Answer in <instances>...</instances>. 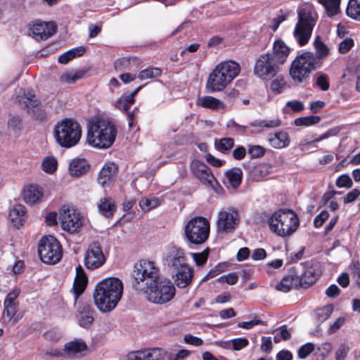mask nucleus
I'll return each instance as SVG.
<instances>
[{"mask_svg":"<svg viewBox=\"0 0 360 360\" xmlns=\"http://www.w3.org/2000/svg\"><path fill=\"white\" fill-rule=\"evenodd\" d=\"M123 284L115 277L103 279L96 286L94 300L98 309L103 313L112 311L122 298Z\"/></svg>","mask_w":360,"mask_h":360,"instance_id":"f257e3e1","label":"nucleus"},{"mask_svg":"<svg viewBox=\"0 0 360 360\" xmlns=\"http://www.w3.org/2000/svg\"><path fill=\"white\" fill-rule=\"evenodd\" d=\"M117 130L108 119L98 116L91 118L87 125L86 142L92 147L108 148L115 141Z\"/></svg>","mask_w":360,"mask_h":360,"instance_id":"f03ea898","label":"nucleus"},{"mask_svg":"<svg viewBox=\"0 0 360 360\" xmlns=\"http://www.w3.org/2000/svg\"><path fill=\"white\" fill-rule=\"evenodd\" d=\"M240 72V65L233 60L221 62L210 73L205 88L210 93L219 92L225 89Z\"/></svg>","mask_w":360,"mask_h":360,"instance_id":"7ed1b4c3","label":"nucleus"},{"mask_svg":"<svg viewBox=\"0 0 360 360\" xmlns=\"http://www.w3.org/2000/svg\"><path fill=\"white\" fill-rule=\"evenodd\" d=\"M297 17L298 21L293 30V37L300 46H304L308 44L311 37L318 15L311 6L306 4L299 8Z\"/></svg>","mask_w":360,"mask_h":360,"instance_id":"20e7f679","label":"nucleus"},{"mask_svg":"<svg viewBox=\"0 0 360 360\" xmlns=\"http://www.w3.org/2000/svg\"><path fill=\"white\" fill-rule=\"evenodd\" d=\"M268 223L271 231L281 237L291 236L300 225L297 215L288 209L279 210L273 213Z\"/></svg>","mask_w":360,"mask_h":360,"instance_id":"39448f33","label":"nucleus"},{"mask_svg":"<svg viewBox=\"0 0 360 360\" xmlns=\"http://www.w3.org/2000/svg\"><path fill=\"white\" fill-rule=\"evenodd\" d=\"M54 137L60 146L67 148L73 147L81 139V126L72 119H64L56 125Z\"/></svg>","mask_w":360,"mask_h":360,"instance_id":"423d86ee","label":"nucleus"},{"mask_svg":"<svg viewBox=\"0 0 360 360\" xmlns=\"http://www.w3.org/2000/svg\"><path fill=\"white\" fill-rule=\"evenodd\" d=\"M321 67L315 55L311 52H304L297 56L292 63L290 75L296 83L304 82L311 70Z\"/></svg>","mask_w":360,"mask_h":360,"instance_id":"0eeeda50","label":"nucleus"},{"mask_svg":"<svg viewBox=\"0 0 360 360\" xmlns=\"http://www.w3.org/2000/svg\"><path fill=\"white\" fill-rule=\"evenodd\" d=\"M132 275L136 289L142 285L146 288L161 278L159 267L149 260H141L135 264Z\"/></svg>","mask_w":360,"mask_h":360,"instance_id":"6e6552de","label":"nucleus"},{"mask_svg":"<svg viewBox=\"0 0 360 360\" xmlns=\"http://www.w3.org/2000/svg\"><path fill=\"white\" fill-rule=\"evenodd\" d=\"M147 300L154 304H162L172 300L176 293L174 284L167 278H160L158 281L146 288Z\"/></svg>","mask_w":360,"mask_h":360,"instance_id":"1a4fd4ad","label":"nucleus"},{"mask_svg":"<svg viewBox=\"0 0 360 360\" xmlns=\"http://www.w3.org/2000/svg\"><path fill=\"white\" fill-rule=\"evenodd\" d=\"M210 223L205 217H195L190 219L184 227L186 239L191 243L201 245L209 238Z\"/></svg>","mask_w":360,"mask_h":360,"instance_id":"9d476101","label":"nucleus"},{"mask_svg":"<svg viewBox=\"0 0 360 360\" xmlns=\"http://www.w3.org/2000/svg\"><path fill=\"white\" fill-rule=\"evenodd\" d=\"M38 252L41 260L49 264L58 263L63 255V250L60 243L51 236L43 237L40 240Z\"/></svg>","mask_w":360,"mask_h":360,"instance_id":"9b49d317","label":"nucleus"},{"mask_svg":"<svg viewBox=\"0 0 360 360\" xmlns=\"http://www.w3.org/2000/svg\"><path fill=\"white\" fill-rule=\"evenodd\" d=\"M240 217L237 208L226 207L217 213L216 230L218 233L226 234L234 231L240 224Z\"/></svg>","mask_w":360,"mask_h":360,"instance_id":"f8f14e48","label":"nucleus"},{"mask_svg":"<svg viewBox=\"0 0 360 360\" xmlns=\"http://www.w3.org/2000/svg\"><path fill=\"white\" fill-rule=\"evenodd\" d=\"M63 229L70 233L78 231L84 224V218L75 209L63 206L59 212Z\"/></svg>","mask_w":360,"mask_h":360,"instance_id":"ddd939ff","label":"nucleus"},{"mask_svg":"<svg viewBox=\"0 0 360 360\" xmlns=\"http://www.w3.org/2000/svg\"><path fill=\"white\" fill-rule=\"evenodd\" d=\"M279 71V65L272 59L269 53L261 55L254 67L255 75L261 79H270Z\"/></svg>","mask_w":360,"mask_h":360,"instance_id":"4468645a","label":"nucleus"},{"mask_svg":"<svg viewBox=\"0 0 360 360\" xmlns=\"http://www.w3.org/2000/svg\"><path fill=\"white\" fill-rule=\"evenodd\" d=\"M162 262L165 265L173 270L186 263L184 250L176 246L166 248L162 255Z\"/></svg>","mask_w":360,"mask_h":360,"instance_id":"2eb2a0df","label":"nucleus"},{"mask_svg":"<svg viewBox=\"0 0 360 360\" xmlns=\"http://www.w3.org/2000/svg\"><path fill=\"white\" fill-rule=\"evenodd\" d=\"M105 261V257L99 243H93L89 245L84 256V264L89 269L101 267Z\"/></svg>","mask_w":360,"mask_h":360,"instance_id":"dca6fc26","label":"nucleus"},{"mask_svg":"<svg viewBox=\"0 0 360 360\" xmlns=\"http://www.w3.org/2000/svg\"><path fill=\"white\" fill-rule=\"evenodd\" d=\"M194 275L193 269L188 264L172 271V278L178 288H184L189 285Z\"/></svg>","mask_w":360,"mask_h":360,"instance_id":"f3484780","label":"nucleus"},{"mask_svg":"<svg viewBox=\"0 0 360 360\" xmlns=\"http://www.w3.org/2000/svg\"><path fill=\"white\" fill-rule=\"evenodd\" d=\"M32 37L36 39H44L51 37L56 30V25L52 22L35 21L30 25Z\"/></svg>","mask_w":360,"mask_h":360,"instance_id":"a211bd4d","label":"nucleus"},{"mask_svg":"<svg viewBox=\"0 0 360 360\" xmlns=\"http://www.w3.org/2000/svg\"><path fill=\"white\" fill-rule=\"evenodd\" d=\"M166 352L160 347L148 348L131 352L128 354V360H162Z\"/></svg>","mask_w":360,"mask_h":360,"instance_id":"6ab92c4d","label":"nucleus"},{"mask_svg":"<svg viewBox=\"0 0 360 360\" xmlns=\"http://www.w3.org/2000/svg\"><path fill=\"white\" fill-rule=\"evenodd\" d=\"M191 169L193 174L204 184L212 186L215 180L214 176L209 167L203 162L195 160L191 164Z\"/></svg>","mask_w":360,"mask_h":360,"instance_id":"aec40b11","label":"nucleus"},{"mask_svg":"<svg viewBox=\"0 0 360 360\" xmlns=\"http://www.w3.org/2000/svg\"><path fill=\"white\" fill-rule=\"evenodd\" d=\"M87 348L82 339H75L65 345L63 352L70 359H79L85 355Z\"/></svg>","mask_w":360,"mask_h":360,"instance_id":"412c9836","label":"nucleus"},{"mask_svg":"<svg viewBox=\"0 0 360 360\" xmlns=\"http://www.w3.org/2000/svg\"><path fill=\"white\" fill-rule=\"evenodd\" d=\"M272 59L280 66L287 60L290 54V48L281 39L276 40L272 46V52L269 53Z\"/></svg>","mask_w":360,"mask_h":360,"instance_id":"4be33fe9","label":"nucleus"},{"mask_svg":"<svg viewBox=\"0 0 360 360\" xmlns=\"http://www.w3.org/2000/svg\"><path fill=\"white\" fill-rule=\"evenodd\" d=\"M321 274L318 264L307 266L299 276V284L307 288L314 284Z\"/></svg>","mask_w":360,"mask_h":360,"instance_id":"5701e85b","label":"nucleus"},{"mask_svg":"<svg viewBox=\"0 0 360 360\" xmlns=\"http://www.w3.org/2000/svg\"><path fill=\"white\" fill-rule=\"evenodd\" d=\"M117 172V167L114 162L105 163L101 169L98 181L101 186H105L113 181Z\"/></svg>","mask_w":360,"mask_h":360,"instance_id":"b1692460","label":"nucleus"},{"mask_svg":"<svg viewBox=\"0 0 360 360\" xmlns=\"http://www.w3.org/2000/svg\"><path fill=\"white\" fill-rule=\"evenodd\" d=\"M196 104L204 108H208L212 110H224L226 108V104L222 101L212 96L198 97L196 100Z\"/></svg>","mask_w":360,"mask_h":360,"instance_id":"393cba45","label":"nucleus"},{"mask_svg":"<svg viewBox=\"0 0 360 360\" xmlns=\"http://www.w3.org/2000/svg\"><path fill=\"white\" fill-rule=\"evenodd\" d=\"M90 169V165L84 158H75L69 164V172L72 176H80Z\"/></svg>","mask_w":360,"mask_h":360,"instance_id":"a878e982","label":"nucleus"},{"mask_svg":"<svg viewBox=\"0 0 360 360\" xmlns=\"http://www.w3.org/2000/svg\"><path fill=\"white\" fill-rule=\"evenodd\" d=\"M87 284V278L81 266L76 268V276L73 284L72 290L75 294V300L83 293Z\"/></svg>","mask_w":360,"mask_h":360,"instance_id":"bb28decb","label":"nucleus"},{"mask_svg":"<svg viewBox=\"0 0 360 360\" xmlns=\"http://www.w3.org/2000/svg\"><path fill=\"white\" fill-rule=\"evenodd\" d=\"M268 141L271 147L276 149H281L288 146L290 140L286 131H281L270 135Z\"/></svg>","mask_w":360,"mask_h":360,"instance_id":"cd10ccee","label":"nucleus"},{"mask_svg":"<svg viewBox=\"0 0 360 360\" xmlns=\"http://www.w3.org/2000/svg\"><path fill=\"white\" fill-rule=\"evenodd\" d=\"M97 207L98 212L101 215L110 217L115 213L117 206L112 198L104 197L99 200L97 203Z\"/></svg>","mask_w":360,"mask_h":360,"instance_id":"c85d7f7f","label":"nucleus"},{"mask_svg":"<svg viewBox=\"0 0 360 360\" xmlns=\"http://www.w3.org/2000/svg\"><path fill=\"white\" fill-rule=\"evenodd\" d=\"M43 195L41 188L37 185H30L24 190L23 197L27 203L35 204L39 202Z\"/></svg>","mask_w":360,"mask_h":360,"instance_id":"c756f323","label":"nucleus"},{"mask_svg":"<svg viewBox=\"0 0 360 360\" xmlns=\"http://www.w3.org/2000/svg\"><path fill=\"white\" fill-rule=\"evenodd\" d=\"M19 304H4L3 311V322L4 323H10L12 322L15 324L19 319L22 318V315L18 314Z\"/></svg>","mask_w":360,"mask_h":360,"instance_id":"7c9ffc66","label":"nucleus"},{"mask_svg":"<svg viewBox=\"0 0 360 360\" xmlns=\"http://www.w3.org/2000/svg\"><path fill=\"white\" fill-rule=\"evenodd\" d=\"M141 88L142 86H139L129 95L121 96L115 103V108L124 112L127 111L134 103V97Z\"/></svg>","mask_w":360,"mask_h":360,"instance_id":"2f4dec72","label":"nucleus"},{"mask_svg":"<svg viewBox=\"0 0 360 360\" xmlns=\"http://www.w3.org/2000/svg\"><path fill=\"white\" fill-rule=\"evenodd\" d=\"M86 71L84 70H70L62 72L59 77V81L63 84H73L82 79Z\"/></svg>","mask_w":360,"mask_h":360,"instance_id":"473e14b6","label":"nucleus"},{"mask_svg":"<svg viewBox=\"0 0 360 360\" xmlns=\"http://www.w3.org/2000/svg\"><path fill=\"white\" fill-rule=\"evenodd\" d=\"M299 276L297 275H288L284 276L281 281L276 285V289L283 292H289L294 286L299 283Z\"/></svg>","mask_w":360,"mask_h":360,"instance_id":"72a5a7b5","label":"nucleus"},{"mask_svg":"<svg viewBox=\"0 0 360 360\" xmlns=\"http://www.w3.org/2000/svg\"><path fill=\"white\" fill-rule=\"evenodd\" d=\"M94 310L89 305H84L79 311L78 316L79 325L83 328H89L94 321Z\"/></svg>","mask_w":360,"mask_h":360,"instance_id":"f704fd0d","label":"nucleus"},{"mask_svg":"<svg viewBox=\"0 0 360 360\" xmlns=\"http://www.w3.org/2000/svg\"><path fill=\"white\" fill-rule=\"evenodd\" d=\"M225 176L229 184L236 188L241 184L243 172L238 167H233L225 172Z\"/></svg>","mask_w":360,"mask_h":360,"instance_id":"c9c22d12","label":"nucleus"},{"mask_svg":"<svg viewBox=\"0 0 360 360\" xmlns=\"http://www.w3.org/2000/svg\"><path fill=\"white\" fill-rule=\"evenodd\" d=\"M25 208L22 205H15L11 210L9 217L15 226L22 224L25 221Z\"/></svg>","mask_w":360,"mask_h":360,"instance_id":"e433bc0d","label":"nucleus"},{"mask_svg":"<svg viewBox=\"0 0 360 360\" xmlns=\"http://www.w3.org/2000/svg\"><path fill=\"white\" fill-rule=\"evenodd\" d=\"M322 5L328 16L333 17L340 11L341 0H317Z\"/></svg>","mask_w":360,"mask_h":360,"instance_id":"4c0bfd02","label":"nucleus"},{"mask_svg":"<svg viewBox=\"0 0 360 360\" xmlns=\"http://www.w3.org/2000/svg\"><path fill=\"white\" fill-rule=\"evenodd\" d=\"M314 46L316 51L317 61L319 64V60L325 58L330 53V49L327 45L322 41L320 36H316L314 41Z\"/></svg>","mask_w":360,"mask_h":360,"instance_id":"58836bf2","label":"nucleus"},{"mask_svg":"<svg viewBox=\"0 0 360 360\" xmlns=\"http://www.w3.org/2000/svg\"><path fill=\"white\" fill-rule=\"evenodd\" d=\"M85 48L83 46H79L72 49L59 56L58 61L60 63L66 64L70 60L76 57L82 56L85 53Z\"/></svg>","mask_w":360,"mask_h":360,"instance_id":"ea45409f","label":"nucleus"},{"mask_svg":"<svg viewBox=\"0 0 360 360\" xmlns=\"http://www.w3.org/2000/svg\"><path fill=\"white\" fill-rule=\"evenodd\" d=\"M337 133H338V131L335 129H330V130L327 131L326 133H324L323 134H322L319 136L313 137L311 139H309V138H306V139H303L300 143V146L302 148V149H304V148H306L307 146H309L312 143L320 142L322 140L326 139L330 136H335L337 134Z\"/></svg>","mask_w":360,"mask_h":360,"instance_id":"a19ab883","label":"nucleus"},{"mask_svg":"<svg viewBox=\"0 0 360 360\" xmlns=\"http://www.w3.org/2000/svg\"><path fill=\"white\" fill-rule=\"evenodd\" d=\"M346 13L352 19L360 21V0H349Z\"/></svg>","mask_w":360,"mask_h":360,"instance_id":"79ce46f5","label":"nucleus"},{"mask_svg":"<svg viewBox=\"0 0 360 360\" xmlns=\"http://www.w3.org/2000/svg\"><path fill=\"white\" fill-rule=\"evenodd\" d=\"M161 204L160 200L158 198H144L139 202V206L141 210L144 212H148L153 209L160 206Z\"/></svg>","mask_w":360,"mask_h":360,"instance_id":"37998d69","label":"nucleus"},{"mask_svg":"<svg viewBox=\"0 0 360 360\" xmlns=\"http://www.w3.org/2000/svg\"><path fill=\"white\" fill-rule=\"evenodd\" d=\"M19 102L23 103L25 108L27 110L32 111L33 112H34V109L37 108L39 104L36 96L31 93H28L27 95L21 97Z\"/></svg>","mask_w":360,"mask_h":360,"instance_id":"c03bdc74","label":"nucleus"},{"mask_svg":"<svg viewBox=\"0 0 360 360\" xmlns=\"http://www.w3.org/2000/svg\"><path fill=\"white\" fill-rule=\"evenodd\" d=\"M321 117L316 115H310L306 117H298L295 120L294 123L298 127H309L319 123Z\"/></svg>","mask_w":360,"mask_h":360,"instance_id":"a18cd8bd","label":"nucleus"},{"mask_svg":"<svg viewBox=\"0 0 360 360\" xmlns=\"http://www.w3.org/2000/svg\"><path fill=\"white\" fill-rule=\"evenodd\" d=\"M162 74V70L158 68H148L141 70L138 77L140 80H146L148 79H154L159 77Z\"/></svg>","mask_w":360,"mask_h":360,"instance_id":"49530a36","label":"nucleus"},{"mask_svg":"<svg viewBox=\"0 0 360 360\" xmlns=\"http://www.w3.org/2000/svg\"><path fill=\"white\" fill-rule=\"evenodd\" d=\"M58 162L54 157H46L41 162V168L48 174H53L57 169Z\"/></svg>","mask_w":360,"mask_h":360,"instance_id":"de8ad7c7","label":"nucleus"},{"mask_svg":"<svg viewBox=\"0 0 360 360\" xmlns=\"http://www.w3.org/2000/svg\"><path fill=\"white\" fill-rule=\"evenodd\" d=\"M304 109V105L302 101L297 100L289 101L286 103L283 108V111L285 113L290 112H300Z\"/></svg>","mask_w":360,"mask_h":360,"instance_id":"09e8293b","label":"nucleus"},{"mask_svg":"<svg viewBox=\"0 0 360 360\" xmlns=\"http://www.w3.org/2000/svg\"><path fill=\"white\" fill-rule=\"evenodd\" d=\"M215 146L218 150L225 153L233 147L234 140L232 138H222L215 142Z\"/></svg>","mask_w":360,"mask_h":360,"instance_id":"8fccbe9b","label":"nucleus"},{"mask_svg":"<svg viewBox=\"0 0 360 360\" xmlns=\"http://www.w3.org/2000/svg\"><path fill=\"white\" fill-rule=\"evenodd\" d=\"M333 311V307L332 305H326L316 310V315L318 321L323 322L327 320L331 316Z\"/></svg>","mask_w":360,"mask_h":360,"instance_id":"3c124183","label":"nucleus"},{"mask_svg":"<svg viewBox=\"0 0 360 360\" xmlns=\"http://www.w3.org/2000/svg\"><path fill=\"white\" fill-rule=\"evenodd\" d=\"M131 61L134 62V59L126 57L119 58L115 62V68L119 72L129 70Z\"/></svg>","mask_w":360,"mask_h":360,"instance_id":"603ef678","label":"nucleus"},{"mask_svg":"<svg viewBox=\"0 0 360 360\" xmlns=\"http://www.w3.org/2000/svg\"><path fill=\"white\" fill-rule=\"evenodd\" d=\"M265 152V148L259 145H250L248 148V153L252 158H261Z\"/></svg>","mask_w":360,"mask_h":360,"instance_id":"864d4df0","label":"nucleus"},{"mask_svg":"<svg viewBox=\"0 0 360 360\" xmlns=\"http://www.w3.org/2000/svg\"><path fill=\"white\" fill-rule=\"evenodd\" d=\"M316 84L323 91L328 90L330 87L328 77L325 74L319 75L316 78Z\"/></svg>","mask_w":360,"mask_h":360,"instance_id":"5fc2aeb1","label":"nucleus"},{"mask_svg":"<svg viewBox=\"0 0 360 360\" xmlns=\"http://www.w3.org/2000/svg\"><path fill=\"white\" fill-rule=\"evenodd\" d=\"M231 343L233 350L239 351L247 347L249 344V341L245 338H239L231 340Z\"/></svg>","mask_w":360,"mask_h":360,"instance_id":"6e6d98bb","label":"nucleus"},{"mask_svg":"<svg viewBox=\"0 0 360 360\" xmlns=\"http://www.w3.org/2000/svg\"><path fill=\"white\" fill-rule=\"evenodd\" d=\"M208 254L209 249L207 248L199 253H191V256L197 265H202L207 262Z\"/></svg>","mask_w":360,"mask_h":360,"instance_id":"4d7b16f0","label":"nucleus"},{"mask_svg":"<svg viewBox=\"0 0 360 360\" xmlns=\"http://www.w3.org/2000/svg\"><path fill=\"white\" fill-rule=\"evenodd\" d=\"M285 86V82L282 78L276 77L270 85L271 90L275 94H280L283 91Z\"/></svg>","mask_w":360,"mask_h":360,"instance_id":"13d9d810","label":"nucleus"},{"mask_svg":"<svg viewBox=\"0 0 360 360\" xmlns=\"http://www.w3.org/2000/svg\"><path fill=\"white\" fill-rule=\"evenodd\" d=\"M349 351V347L347 345H340L335 353V360H345Z\"/></svg>","mask_w":360,"mask_h":360,"instance_id":"bf43d9fd","label":"nucleus"},{"mask_svg":"<svg viewBox=\"0 0 360 360\" xmlns=\"http://www.w3.org/2000/svg\"><path fill=\"white\" fill-rule=\"evenodd\" d=\"M336 186L339 188H350L352 186V181L349 175L342 174L337 179Z\"/></svg>","mask_w":360,"mask_h":360,"instance_id":"052dcab7","label":"nucleus"},{"mask_svg":"<svg viewBox=\"0 0 360 360\" xmlns=\"http://www.w3.org/2000/svg\"><path fill=\"white\" fill-rule=\"evenodd\" d=\"M20 295V290L15 288L10 292L6 297L4 304H19L17 301V298Z\"/></svg>","mask_w":360,"mask_h":360,"instance_id":"680f3d73","label":"nucleus"},{"mask_svg":"<svg viewBox=\"0 0 360 360\" xmlns=\"http://www.w3.org/2000/svg\"><path fill=\"white\" fill-rule=\"evenodd\" d=\"M252 174L253 178L259 181L264 178L267 174V172L265 166L259 165L252 169Z\"/></svg>","mask_w":360,"mask_h":360,"instance_id":"e2e57ef3","label":"nucleus"},{"mask_svg":"<svg viewBox=\"0 0 360 360\" xmlns=\"http://www.w3.org/2000/svg\"><path fill=\"white\" fill-rule=\"evenodd\" d=\"M314 349V345L311 342L302 345L298 351L299 357L301 359L306 358Z\"/></svg>","mask_w":360,"mask_h":360,"instance_id":"0e129e2a","label":"nucleus"},{"mask_svg":"<svg viewBox=\"0 0 360 360\" xmlns=\"http://www.w3.org/2000/svg\"><path fill=\"white\" fill-rule=\"evenodd\" d=\"M354 46V41L351 38H346L339 44L338 50L341 53H345Z\"/></svg>","mask_w":360,"mask_h":360,"instance_id":"69168bd1","label":"nucleus"},{"mask_svg":"<svg viewBox=\"0 0 360 360\" xmlns=\"http://www.w3.org/2000/svg\"><path fill=\"white\" fill-rule=\"evenodd\" d=\"M329 214L327 211H322L314 219V225L316 228L321 227L323 223L328 219Z\"/></svg>","mask_w":360,"mask_h":360,"instance_id":"338daca9","label":"nucleus"},{"mask_svg":"<svg viewBox=\"0 0 360 360\" xmlns=\"http://www.w3.org/2000/svg\"><path fill=\"white\" fill-rule=\"evenodd\" d=\"M345 319L344 317H339L333 323H331L328 328V333L331 335L335 333L338 330L344 325Z\"/></svg>","mask_w":360,"mask_h":360,"instance_id":"774afa93","label":"nucleus"}]
</instances>
